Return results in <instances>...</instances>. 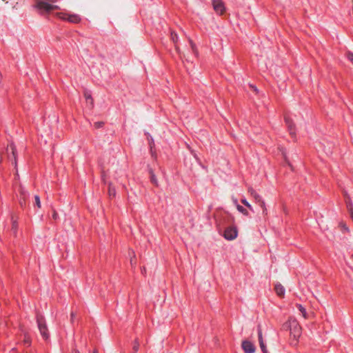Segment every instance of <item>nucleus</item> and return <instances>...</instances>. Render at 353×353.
Segmentation results:
<instances>
[{
  "label": "nucleus",
  "instance_id": "obj_1",
  "mask_svg": "<svg viewBox=\"0 0 353 353\" xmlns=\"http://www.w3.org/2000/svg\"><path fill=\"white\" fill-rule=\"evenodd\" d=\"M284 325L290 330V336L296 343L302 334V327L298 321L295 318L290 317Z\"/></svg>",
  "mask_w": 353,
  "mask_h": 353
},
{
  "label": "nucleus",
  "instance_id": "obj_2",
  "mask_svg": "<svg viewBox=\"0 0 353 353\" xmlns=\"http://www.w3.org/2000/svg\"><path fill=\"white\" fill-rule=\"evenodd\" d=\"M58 1L59 0H35L36 4L34 6L42 12H49L52 10L59 9L58 6L53 4Z\"/></svg>",
  "mask_w": 353,
  "mask_h": 353
},
{
  "label": "nucleus",
  "instance_id": "obj_3",
  "mask_svg": "<svg viewBox=\"0 0 353 353\" xmlns=\"http://www.w3.org/2000/svg\"><path fill=\"white\" fill-rule=\"evenodd\" d=\"M248 193L254 198L255 202L258 203L263 210V214H267L268 210L265 206V203L262 197L256 192V191L251 186L248 189Z\"/></svg>",
  "mask_w": 353,
  "mask_h": 353
},
{
  "label": "nucleus",
  "instance_id": "obj_4",
  "mask_svg": "<svg viewBox=\"0 0 353 353\" xmlns=\"http://www.w3.org/2000/svg\"><path fill=\"white\" fill-rule=\"evenodd\" d=\"M37 323L38 325L39 330L40 332L42 337L47 340L49 338L48 330L46 323L45 319L41 315H37Z\"/></svg>",
  "mask_w": 353,
  "mask_h": 353
},
{
  "label": "nucleus",
  "instance_id": "obj_5",
  "mask_svg": "<svg viewBox=\"0 0 353 353\" xmlns=\"http://www.w3.org/2000/svg\"><path fill=\"white\" fill-rule=\"evenodd\" d=\"M238 235L237 228L234 225L227 226L223 232V237L228 241L234 240Z\"/></svg>",
  "mask_w": 353,
  "mask_h": 353
},
{
  "label": "nucleus",
  "instance_id": "obj_6",
  "mask_svg": "<svg viewBox=\"0 0 353 353\" xmlns=\"http://www.w3.org/2000/svg\"><path fill=\"white\" fill-rule=\"evenodd\" d=\"M234 219L230 214L224 213L221 215V218L216 220L217 224L219 227H225L227 224L233 223Z\"/></svg>",
  "mask_w": 353,
  "mask_h": 353
},
{
  "label": "nucleus",
  "instance_id": "obj_7",
  "mask_svg": "<svg viewBox=\"0 0 353 353\" xmlns=\"http://www.w3.org/2000/svg\"><path fill=\"white\" fill-rule=\"evenodd\" d=\"M212 6L219 15H223L225 12L226 8L222 0H212Z\"/></svg>",
  "mask_w": 353,
  "mask_h": 353
},
{
  "label": "nucleus",
  "instance_id": "obj_8",
  "mask_svg": "<svg viewBox=\"0 0 353 353\" xmlns=\"http://www.w3.org/2000/svg\"><path fill=\"white\" fill-rule=\"evenodd\" d=\"M6 155L8 159L13 160L12 163L17 167L16 148L13 143H10L6 148Z\"/></svg>",
  "mask_w": 353,
  "mask_h": 353
},
{
  "label": "nucleus",
  "instance_id": "obj_9",
  "mask_svg": "<svg viewBox=\"0 0 353 353\" xmlns=\"http://www.w3.org/2000/svg\"><path fill=\"white\" fill-rule=\"evenodd\" d=\"M284 120L288 127L290 135L293 137L296 136V127L293 120L288 115H285Z\"/></svg>",
  "mask_w": 353,
  "mask_h": 353
},
{
  "label": "nucleus",
  "instance_id": "obj_10",
  "mask_svg": "<svg viewBox=\"0 0 353 353\" xmlns=\"http://www.w3.org/2000/svg\"><path fill=\"white\" fill-rule=\"evenodd\" d=\"M241 346L245 353H254L256 350L254 345L251 341L247 340L242 342Z\"/></svg>",
  "mask_w": 353,
  "mask_h": 353
},
{
  "label": "nucleus",
  "instance_id": "obj_11",
  "mask_svg": "<svg viewBox=\"0 0 353 353\" xmlns=\"http://www.w3.org/2000/svg\"><path fill=\"white\" fill-rule=\"evenodd\" d=\"M61 18L68 20L71 23H77L81 21L80 17L77 14H60Z\"/></svg>",
  "mask_w": 353,
  "mask_h": 353
},
{
  "label": "nucleus",
  "instance_id": "obj_12",
  "mask_svg": "<svg viewBox=\"0 0 353 353\" xmlns=\"http://www.w3.org/2000/svg\"><path fill=\"white\" fill-rule=\"evenodd\" d=\"M258 338H259V345L261 349V351L263 352V353H268L266 346H265V345L263 342V339L262 330L260 327L258 328Z\"/></svg>",
  "mask_w": 353,
  "mask_h": 353
},
{
  "label": "nucleus",
  "instance_id": "obj_13",
  "mask_svg": "<svg viewBox=\"0 0 353 353\" xmlns=\"http://www.w3.org/2000/svg\"><path fill=\"white\" fill-rule=\"evenodd\" d=\"M274 290H275V292L276 294L279 296H283L284 294H285V288H283V286L280 284V283H278V284H276L275 285V287H274Z\"/></svg>",
  "mask_w": 353,
  "mask_h": 353
},
{
  "label": "nucleus",
  "instance_id": "obj_14",
  "mask_svg": "<svg viewBox=\"0 0 353 353\" xmlns=\"http://www.w3.org/2000/svg\"><path fill=\"white\" fill-rule=\"evenodd\" d=\"M296 307L304 319H307V313L305 308L301 304H296Z\"/></svg>",
  "mask_w": 353,
  "mask_h": 353
},
{
  "label": "nucleus",
  "instance_id": "obj_15",
  "mask_svg": "<svg viewBox=\"0 0 353 353\" xmlns=\"http://www.w3.org/2000/svg\"><path fill=\"white\" fill-rule=\"evenodd\" d=\"M150 181L151 182L155 185H158V182H157V179L153 172V171L152 170H150Z\"/></svg>",
  "mask_w": 353,
  "mask_h": 353
},
{
  "label": "nucleus",
  "instance_id": "obj_16",
  "mask_svg": "<svg viewBox=\"0 0 353 353\" xmlns=\"http://www.w3.org/2000/svg\"><path fill=\"white\" fill-rule=\"evenodd\" d=\"M236 208H237L238 211L241 212L243 214H244L245 216L249 215L248 211L245 208H244L243 206H241L240 205H237Z\"/></svg>",
  "mask_w": 353,
  "mask_h": 353
},
{
  "label": "nucleus",
  "instance_id": "obj_17",
  "mask_svg": "<svg viewBox=\"0 0 353 353\" xmlns=\"http://www.w3.org/2000/svg\"><path fill=\"white\" fill-rule=\"evenodd\" d=\"M108 194L111 196H114L116 195V190L114 186L111 183L109 184L108 187Z\"/></svg>",
  "mask_w": 353,
  "mask_h": 353
},
{
  "label": "nucleus",
  "instance_id": "obj_18",
  "mask_svg": "<svg viewBox=\"0 0 353 353\" xmlns=\"http://www.w3.org/2000/svg\"><path fill=\"white\" fill-rule=\"evenodd\" d=\"M241 202L245 206H246L250 210H251L252 212H254V209H253L252 206L250 204V203L245 199H242L241 200Z\"/></svg>",
  "mask_w": 353,
  "mask_h": 353
},
{
  "label": "nucleus",
  "instance_id": "obj_19",
  "mask_svg": "<svg viewBox=\"0 0 353 353\" xmlns=\"http://www.w3.org/2000/svg\"><path fill=\"white\" fill-rule=\"evenodd\" d=\"M347 208L351 215H353V204L351 201L347 202Z\"/></svg>",
  "mask_w": 353,
  "mask_h": 353
},
{
  "label": "nucleus",
  "instance_id": "obj_20",
  "mask_svg": "<svg viewBox=\"0 0 353 353\" xmlns=\"http://www.w3.org/2000/svg\"><path fill=\"white\" fill-rule=\"evenodd\" d=\"M84 96H85L87 101L90 102V105L92 106V105H93V99H92L90 94H89L88 92H85L84 93Z\"/></svg>",
  "mask_w": 353,
  "mask_h": 353
},
{
  "label": "nucleus",
  "instance_id": "obj_21",
  "mask_svg": "<svg viewBox=\"0 0 353 353\" xmlns=\"http://www.w3.org/2000/svg\"><path fill=\"white\" fill-rule=\"evenodd\" d=\"M339 227L341 228V230L343 232H349V229H348L347 226L346 225V224L344 222H340L339 223Z\"/></svg>",
  "mask_w": 353,
  "mask_h": 353
},
{
  "label": "nucleus",
  "instance_id": "obj_22",
  "mask_svg": "<svg viewBox=\"0 0 353 353\" xmlns=\"http://www.w3.org/2000/svg\"><path fill=\"white\" fill-rule=\"evenodd\" d=\"M31 343L30 338L27 335L25 334V338L23 339V344L27 346H30Z\"/></svg>",
  "mask_w": 353,
  "mask_h": 353
},
{
  "label": "nucleus",
  "instance_id": "obj_23",
  "mask_svg": "<svg viewBox=\"0 0 353 353\" xmlns=\"http://www.w3.org/2000/svg\"><path fill=\"white\" fill-rule=\"evenodd\" d=\"M171 39L173 41V43H176L177 42V41H178V36L174 32H171Z\"/></svg>",
  "mask_w": 353,
  "mask_h": 353
},
{
  "label": "nucleus",
  "instance_id": "obj_24",
  "mask_svg": "<svg viewBox=\"0 0 353 353\" xmlns=\"http://www.w3.org/2000/svg\"><path fill=\"white\" fill-rule=\"evenodd\" d=\"M35 205L40 208L41 207L40 198L38 195L34 196Z\"/></svg>",
  "mask_w": 353,
  "mask_h": 353
},
{
  "label": "nucleus",
  "instance_id": "obj_25",
  "mask_svg": "<svg viewBox=\"0 0 353 353\" xmlns=\"http://www.w3.org/2000/svg\"><path fill=\"white\" fill-rule=\"evenodd\" d=\"M347 59L353 63V53L351 52H347L346 55Z\"/></svg>",
  "mask_w": 353,
  "mask_h": 353
},
{
  "label": "nucleus",
  "instance_id": "obj_26",
  "mask_svg": "<svg viewBox=\"0 0 353 353\" xmlns=\"http://www.w3.org/2000/svg\"><path fill=\"white\" fill-rule=\"evenodd\" d=\"M139 343L137 341H135L134 345L133 346V350L134 352H137L139 350Z\"/></svg>",
  "mask_w": 353,
  "mask_h": 353
},
{
  "label": "nucleus",
  "instance_id": "obj_27",
  "mask_svg": "<svg viewBox=\"0 0 353 353\" xmlns=\"http://www.w3.org/2000/svg\"><path fill=\"white\" fill-rule=\"evenodd\" d=\"M17 228V223L15 221H12V230L15 232Z\"/></svg>",
  "mask_w": 353,
  "mask_h": 353
},
{
  "label": "nucleus",
  "instance_id": "obj_28",
  "mask_svg": "<svg viewBox=\"0 0 353 353\" xmlns=\"http://www.w3.org/2000/svg\"><path fill=\"white\" fill-rule=\"evenodd\" d=\"M103 125V122H97L94 123V126L97 128H99L101 127H102Z\"/></svg>",
  "mask_w": 353,
  "mask_h": 353
},
{
  "label": "nucleus",
  "instance_id": "obj_29",
  "mask_svg": "<svg viewBox=\"0 0 353 353\" xmlns=\"http://www.w3.org/2000/svg\"><path fill=\"white\" fill-rule=\"evenodd\" d=\"M58 218V214L57 213V212L54 210H53V212H52V219L56 220Z\"/></svg>",
  "mask_w": 353,
  "mask_h": 353
},
{
  "label": "nucleus",
  "instance_id": "obj_30",
  "mask_svg": "<svg viewBox=\"0 0 353 353\" xmlns=\"http://www.w3.org/2000/svg\"><path fill=\"white\" fill-rule=\"evenodd\" d=\"M250 87L253 89L254 92H258V89L255 85H250Z\"/></svg>",
  "mask_w": 353,
  "mask_h": 353
},
{
  "label": "nucleus",
  "instance_id": "obj_31",
  "mask_svg": "<svg viewBox=\"0 0 353 353\" xmlns=\"http://www.w3.org/2000/svg\"><path fill=\"white\" fill-rule=\"evenodd\" d=\"M74 318V314L73 312H72L71 313V321H73Z\"/></svg>",
  "mask_w": 353,
  "mask_h": 353
},
{
  "label": "nucleus",
  "instance_id": "obj_32",
  "mask_svg": "<svg viewBox=\"0 0 353 353\" xmlns=\"http://www.w3.org/2000/svg\"><path fill=\"white\" fill-rule=\"evenodd\" d=\"M73 353H80V352L78 350H74Z\"/></svg>",
  "mask_w": 353,
  "mask_h": 353
},
{
  "label": "nucleus",
  "instance_id": "obj_33",
  "mask_svg": "<svg viewBox=\"0 0 353 353\" xmlns=\"http://www.w3.org/2000/svg\"><path fill=\"white\" fill-rule=\"evenodd\" d=\"M92 353H99V352L97 350H94Z\"/></svg>",
  "mask_w": 353,
  "mask_h": 353
},
{
  "label": "nucleus",
  "instance_id": "obj_34",
  "mask_svg": "<svg viewBox=\"0 0 353 353\" xmlns=\"http://www.w3.org/2000/svg\"><path fill=\"white\" fill-rule=\"evenodd\" d=\"M130 263H131V264H132V265L133 264V260H132V259H131V260H130Z\"/></svg>",
  "mask_w": 353,
  "mask_h": 353
},
{
  "label": "nucleus",
  "instance_id": "obj_35",
  "mask_svg": "<svg viewBox=\"0 0 353 353\" xmlns=\"http://www.w3.org/2000/svg\"><path fill=\"white\" fill-rule=\"evenodd\" d=\"M283 156H284V158H285V161H287V158H286L285 154H283Z\"/></svg>",
  "mask_w": 353,
  "mask_h": 353
},
{
  "label": "nucleus",
  "instance_id": "obj_36",
  "mask_svg": "<svg viewBox=\"0 0 353 353\" xmlns=\"http://www.w3.org/2000/svg\"><path fill=\"white\" fill-rule=\"evenodd\" d=\"M195 47V45H192V48L194 49Z\"/></svg>",
  "mask_w": 353,
  "mask_h": 353
},
{
  "label": "nucleus",
  "instance_id": "obj_37",
  "mask_svg": "<svg viewBox=\"0 0 353 353\" xmlns=\"http://www.w3.org/2000/svg\"><path fill=\"white\" fill-rule=\"evenodd\" d=\"M350 216H351V219H352V221H353V214H352V215H351Z\"/></svg>",
  "mask_w": 353,
  "mask_h": 353
},
{
  "label": "nucleus",
  "instance_id": "obj_38",
  "mask_svg": "<svg viewBox=\"0 0 353 353\" xmlns=\"http://www.w3.org/2000/svg\"><path fill=\"white\" fill-rule=\"evenodd\" d=\"M351 259L353 260V254L351 256Z\"/></svg>",
  "mask_w": 353,
  "mask_h": 353
}]
</instances>
